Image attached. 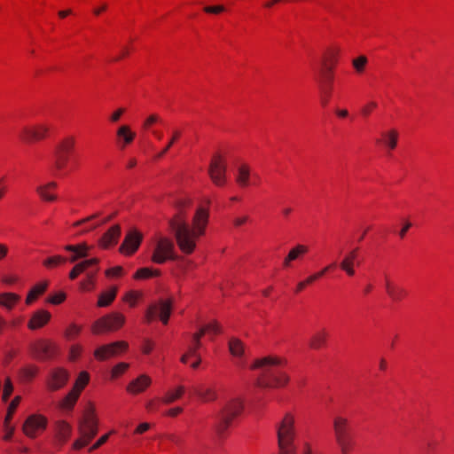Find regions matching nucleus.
Returning <instances> with one entry per match:
<instances>
[{
  "label": "nucleus",
  "instance_id": "obj_1",
  "mask_svg": "<svg viewBox=\"0 0 454 454\" xmlns=\"http://www.w3.org/2000/svg\"><path fill=\"white\" fill-rule=\"evenodd\" d=\"M208 218V209L200 207L192 217V224L187 223L181 208L169 220V226L174 233L176 244L183 253L190 254L195 250L196 240L205 234Z\"/></svg>",
  "mask_w": 454,
  "mask_h": 454
},
{
  "label": "nucleus",
  "instance_id": "obj_2",
  "mask_svg": "<svg viewBox=\"0 0 454 454\" xmlns=\"http://www.w3.org/2000/svg\"><path fill=\"white\" fill-rule=\"evenodd\" d=\"M284 360L278 356H268L258 358L251 365L254 370H261L256 384L260 387H281L289 381L288 376L280 370Z\"/></svg>",
  "mask_w": 454,
  "mask_h": 454
},
{
  "label": "nucleus",
  "instance_id": "obj_3",
  "mask_svg": "<svg viewBox=\"0 0 454 454\" xmlns=\"http://www.w3.org/2000/svg\"><path fill=\"white\" fill-rule=\"evenodd\" d=\"M243 410L242 402L239 399L228 401L215 417V431L222 436L231 426L234 418L239 416Z\"/></svg>",
  "mask_w": 454,
  "mask_h": 454
},
{
  "label": "nucleus",
  "instance_id": "obj_4",
  "mask_svg": "<svg viewBox=\"0 0 454 454\" xmlns=\"http://www.w3.org/2000/svg\"><path fill=\"white\" fill-rule=\"evenodd\" d=\"M78 430L81 438L74 442L73 449L74 450H80L86 446L98 433V420L93 410L85 412L79 421Z\"/></svg>",
  "mask_w": 454,
  "mask_h": 454
},
{
  "label": "nucleus",
  "instance_id": "obj_5",
  "mask_svg": "<svg viewBox=\"0 0 454 454\" xmlns=\"http://www.w3.org/2000/svg\"><path fill=\"white\" fill-rule=\"evenodd\" d=\"M333 426L335 441L340 447L341 454H348L353 446V440L348 419L336 416L333 419Z\"/></svg>",
  "mask_w": 454,
  "mask_h": 454
},
{
  "label": "nucleus",
  "instance_id": "obj_6",
  "mask_svg": "<svg viewBox=\"0 0 454 454\" xmlns=\"http://www.w3.org/2000/svg\"><path fill=\"white\" fill-rule=\"evenodd\" d=\"M278 448H294L293 442L295 435L294 418L287 413L277 426Z\"/></svg>",
  "mask_w": 454,
  "mask_h": 454
},
{
  "label": "nucleus",
  "instance_id": "obj_7",
  "mask_svg": "<svg viewBox=\"0 0 454 454\" xmlns=\"http://www.w3.org/2000/svg\"><path fill=\"white\" fill-rule=\"evenodd\" d=\"M339 50L329 49L325 51L321 60L318 74L322 82H334V67L338 62Z\"/></svg>",
  "mask_w": 454,
  "mask_h": 454
},
{
  "label": "nucleus",
  "instance_id": "obj_8",
  "mask_svg": "<svg viewBox=\"0 0 454 454\" xmlns=\"http://www.w3.org/2000/svg\"><path fill=\"white\" fill-rule=\"evenodd\" d=\"M125 322V317L121 314L114 313L103 317L91 326V330L95 334H100L106 332L115 331L121 328Z\"/></svg>",
  "mask_w": 454,
  "mask_h": 454
},
{
  "label": "nucleus",
  "instance_id": "obj_9",
  "mask_svg": "<svg viewBox=\"0 0 454 454\" xmlns=\"http://www.w3.org/2000/svg\"><path fill=\"white\" fill-rule=\"evenodd\" d=\"M174 243L166 238L160 239L154 247L152 261L162 264L168 260H176L178 257L174 252Z\"/></svg>",
  "mask_w": 454,
  "mask_h": 454
},
{
  "label": "nucleus",
  "instance_id": "obj_10",
  "mask_svg": "<svg viewBox=\"0 0 454 454\" xmlns=\"http://www.w3.org/2000/svg\"><path fill=\"white\" fill-rule=\"evenodd\" d=\"M171 300H160L158 303L152 304L148 307L145 313V320L150 323L158 317L164 325H167L171 314Z\"/></svg>",
  "mask_w": 454,
  "mask_h": 454
},
{
  "label": "nucleus",
  "instance_id": "obj_11",
  "mask_svg": "<svg viewBox=\"0 0 454 454\" xmlns=\"http://www.w3.org/2000/svg\"><path fill=\"white\" fill-rule=\"evenodd\" d=\"M47 424L48 419L43 415L31 414L25 419L22 425V431L26 436L34 439L45 430Z\"/></svg>",
  "mask_w": 454,
  "mask_h": 454
},
{
  "label": "nucleus",
  "instance_id": "obj_12",
  "mask_svg": "<svg viewBox=\"0 0 454 454\" xmlns=\"http://www.w3.org/2000/svg\"><path fill=\"white\" fill-rule=\"evenodd\" d=\"M226 163L219 154L213 156L209 168L208 175L212 182L217 186H223L226 183Z\"/></svg>",
  "mask_w": 454,
  "mask_h": 454
},
{
  "label": "nucleus",
  "instance_id": "obj_13",
  "mask_svg": "<svg viewBox=\"0 0 454 454\" xmlns=\"http://www.w3.org/2000/svg\"><path fill=\"white\" fill-rule=\"evenodd\" d=\"M128 348V343L125 341H115L110 344L102 345L95 349L94 356L97 360L104 361Z\"/></svg>",
  "mask_w": 454,
  "mask_h": 454
},
{
  "label": "nucleus",
  "instance_id": "obj_14",
  "mask_svg": "<svg viewBox=\"0 0 454 454\" xmlns=\"http://www.w3.org/2000/svg\"><path fill=\"white\" fill-rule=\"evenodd\" d=\"M143 240V234L133 229L128 231L119 250L126 255L133 254L139 247Z\"/></svg>",
  "mask_w": 454,
  "mask_h": 454
},
{
  "label": "nucleus",
  "instance_id": "obj_15",
  "mask_svg": "<svg viewBox=\"0 0 454 454\" xmlns=\"http://www.w3.org/2000/svg\"><path fill=\"white\" fill-rule=\"evenodd\" d=\"M49 128L44 124L23 127L20 131V137L25 142L41 140L46 137Z\"/></svg>",
  "mask_w": 454,
  "mask_h": 454
},
{
  "label": "nucleus",
  "instance_id": "obj_16",
  "mask_svg": "<svg viewBox=\"0 0 454 454\" xmlns=\"http://www.w3.org/2000/svg\"><path fill=\"white\" fill-rule=\"evenodd\" d=\"M69 378L68 372L61 368L51 370L47 380V387L51 391L62 388Z\"/></svg>",
  "mask_w": 454,
  "mask_h": 454
},
{
  "label": "nucleus",
  "instance_id": "obj_17",
  "mask_svg": "<svg viewBox=\"0 0 454 454\" xmlns=\"http://www.w3.org/2000/svg\"><path fill=\"white\" fill-rule=\"evenodd\" d=\"M33 352L38 359H50L55 354V347L46 340H39L35 343Z\"/></svg>",
  "mask_w": 454,
  "mask_h": 454
},
{
  "label": "nucleus",
  "instance_id": "obj_18",
  "mask_svg": "<svg viewBox=\"0 0 454 454\" xmlns=\"http://www.w3.org/2000/svg\"><path fill=\"white\" fill-rule=\"evenodd\" d=\"M399 133L395 129L382 131L380 137L376 139V143L382 145L389 151L394 150L397 146Z\"/></svg>",
  "mask_w": 454,
  "mask_h": 454
},
{
  "label": "nucleus",
  "instance_id": "obj_19",
  "mask_svg": "<svg viewBox=\"0 0 454 454\" xmlns=\"http://www.w3.org/2000/svg\"><path fill=\"white\" fill-rule=\"evenodd\" d=\"M121 236V226L115 224L104 233L99 240V244L104 248H108L117 244Z\"/></svg>",
  "mask_w": 454,
  "mask_h": 454
},
{
  "label": "nucleus",
  "instance_id": "obj_20",
  "mask_svg": "<svg viewBox=\"0 0 454 454\" xmlns=\"http://www.w3.org/2000/svg\"><path fill=\"white\" fill-rule=\"evenodd\" d=\"M357 252H358L357 247L351 250L345 255V257L340 263V269L342 270H344L348 276H354V274H355L354 265L359 264V262L356 261Z\"/></svg>",
  "mask_w": 454,
  "mask_h": 454
},
{
  "label": "nucleus",
  "instance_id": "obj_21",
  "mask_svg": "<svg viewBox=\"0 0 454 454\" xmlns=\"http://www.w3.org/2000/svg\"><path fill=\"white\" fill-rule=\"evenodd\" d=\"M57 186V183L51 181L47 184L38 185L35 191L43 200L51 202L57 200V196L51 192V191L55 190Z\"/></svg>",
  "mask_w": 454,
  "mask_h": 454
},
{
  "label": "nucleus",
  "instance_id": "obj_22",
  "mask_svg": "<svg viewBox=\"0 0 454 454\" xmlns=\"http://www.w3.org/2000/svg\"><path fill=\"white\" fill-rule=\"evenodd\" d=\"M151 382L152 380L149 376L142 374L129 384L127 390L131 394H138L145 391Z\"/></svg>",
  "mask_w": 454,
  "mask_h": 454
},
{
  "label": "nucleus",
  "instance_id": "obj_23",
  "mask_svg": "<svg viewBox=\"0 0 454 454\" xmlns=\"http://www.w3.org/2000/svg\"><path fill=\"white\" fill-rule=\"evenodd\" d=\"M71 433L72 427L67 422L59 420L56 423V438L60 446L69 439Z\"/></svg>",
  "mask_w": 454,
  "mask_h": 454
},
{
  "label": "nucleus",
  "instance_id": "obj_24",
  "mask_svg": "<svg viewBox=\"0 0 454 454\" xmlns=\"http://www.w3.org/2000/svg\"><path fill=\"white\" fill-rule=\"evenodd\" d=\"M385 288L387 295L394 301H400L407 294L404 288L395 285L388 278H386Z\"/></svg>",
  "mask_w": 454,
  "mask_h": 454
},
{
  "label": "nucleus",
  "instance_id": "obj_25",
  "mask_svg": "<svg viewBox=\"0 0 454 454\" xmlns=\"http://www.w3.org/2000/svg\"><path fill=\"white\" fill-rule=\"evenodd\" d=\"M98 258H91L84 260L79 263H77L70 271L69 278L71 279H74L78 277L79 274L82 272H87L90 269L94 268V266L98 265Z\"/></svg>",
  "mask_w": 454,
  "mask_h": 454
},
{
  "label": "nucleus",
  "instance_id": "obj_26",
  "mask_svg": "<svg viewBox=\"0 0 454 454\" xmlns=\"http://www.w3.org/2000/svg\"><path fill=\"white\" fill-rule=\"evenodd\" d=\"M51 318V314L46 310H38L32 316L28 322V327L31 330H35L46 325Z\"/></svg>",
  "mask_w": 454,
  "mask_h": 454
},
{
  "label": "nucleus",
  "instance_id": "obj_27",
  "mask_svg": "<svg viewBox=\"0 0 454 454\" xmlns=\"http://www.w3.org/2000/svg\"><path fill=\"white\" fill-rule=\"evenodd\" d=\"M65 250L73 253V255L69 258L71 262H74L80 258H85L89 254V247L85 243L76 246L67 245L65 247Z\"/></svg>",
  "mask_w": 454,
  "mask_h": 454
},
{
  "label": "nucleus",
  "instance_id": "obj_28",
  "mask_svg": "<svg viewBox=\"0 0 454 454\" xmlns=\"http://www.w3.org/2000/svg\"><path fill=\"white\" fill-rule=\"evenodd\" d=\"M193 393L202 401V402H212L216 400L217 394L216 391L212 387H206L203 386L194 387Z\"/></svg>",
  "mask_w": 454,
  "mask_h": 454
},
{
  "label": "nucleus",
  "instance_id": "obj_29",
  "mask_svg": "<svg viewBox=\"0 0 454 454\" xmlns=\"http://www.w3.org/2000/svg\"><path fill=\"white\" fill-rule=\"evenodd\" d=\"M20 300V295L13 293L0 294V306L8 310H11Z\"/></svg>",
  "mask_w": 454,
  "mask_h": 454
},
{
  "label": "nucleus",
  "instance_id": "obj_30",
  "mask_svg": "<svg viewBox=\"0 0 454 454\" xmlns=\"http://www.w3.org/2000/svg\"><path fill=\"white\" fill-rule=\"evenodd\" d=\"M135 133L130 131L129 126H121L117 130V137L121 142V147H125L126 145L130 144L135 138Z\"/></svg>",
  "mask_w": 454,
  "mask_h": 454
},
{
  "label": "nucleus",
  "instance_id": "obj_31",
  "mask_svg": "<svg viewBox=\"0 0 454 454\" xmlns=\"http://www.w3.org/2000/svg\"><path fill=\"white\" fill-rule=\"evenodd\" d=\"M79 395H80L76 389H71L60 403L61 409L65 411H71L74 406Z\"/></svg>",
  "mask_w": 454,
  "mask_h": 454
},
{
  "label": "nucleus",
  "instance_id": "obj_32",
  "mask_svg": "<svg viewBox=\"0 0 454 454\" xmlns=\"http://www.w3.org/2000/svg\"><path fill=\"white\" fill-rule=\"evenodd\" d=\"M367 65L368 58L365 55L360 54L351 59V66L357 74H364Z\"/></svg>",
  "mask_w": 454,
  "mask_h": 454
},
{
  "label": "nucleus",
  "instance_id": "obj_33",
  "mask_svg": "<svg viewBox=\"0 0 454 454\" xmlns=\"http://www.w3.org/2000/svg\"><path fill=\"white\" fill-rule=\"evenodd\" d=\"M250 170L247 166L242 165L238 168L236 182L241 186L246 187L249 184Z\"/></svg>",
  "mask_w": 454,
  "mask_h": 454
},
{
  "label": "nucleus",
  "instance_id": "obj_34",
  "mask_svg": "<svg viewBox=\"0 0 454 454\" xmlns=\"http://www.w3.org/2000/svg\"><path fill=\"white\" fill-rule=\"evenodd\" d=\"M117 294V288L113 287L109 291L102 293L98 296V307H106L112 303V301L115 299Z\"/></svg>",
  "mask_w": 454,
  "mask_h": 454
},
{
  "label": "nucleus",
  "instance_id": "obj_35",
  "mask_svg": "<svg viewBox=\"0 0 454 454\" xmlns=\"http://www.w3.org/2000/svg\"><path fill=\"white\" fill-rule=\"evenodd\" d=\"M327 339V333L325 330L317 332L310 339L309 346L312 348L317 349L323 347Z\"/></svg>",
  "mask_w": 454,
  "mask_h": 454
},
{
  "label": "nucleus",
  "instance_id": "obj_36",
  "mask_svg": "<svg viewBox=\"0 0 454 454\" xmlns=\"http://www.w3.org/2000/svg\"><path fill=\"white\" fill-rule=\"evenodd\" d=\"M98 270V268L96 266H94V268L90 269V270H88L86 272V276H87V280L86 281H82L80 283V287L82 290L83 291H90L93 289L94 287V278L97 274Z\"/></svg>",
  "mask_w": 454,
  "mask_h": 454
},
{
  "label": "nucleus",
  "instance_id": "obj_37",
  "mask_svg": "<svg viewBox=\"0 0 454 454\" xmlns=\"http://www.w3.org/2000/svg\"><path fill=\"white\" fill-rule=\"evenodd\" d=\"M184 393V387L183 386H179L175 390L168 391L165 395L162 397V402L166 404H169L177 399H179L183 394Z\"/></svg>",
  "mask_w": 454,
  "mask_h": 454
},
{
  "label": "nucleus",
  "instance_id": "obj_38",
  "mask_svg": "<svg viewBox=\"0 0 454 454\" xmlns=\"http://www.w3.org/2000/svg\"><path fill=\"white\" fill-rule=\"evenodd\" d=\"M229 349L231 355L241 356L244 353V344L238 338H231L229 340Z\"/></svg>",
  "mask_w": 454,
  "mask_h": 454
},
{
  "label": "nucleus",
  "instance_id": "obj_39",
  "mask_svg": "<svg viewBox=\"0 0 454 454\" xmlns=\"http://www.w3.org/2000/svg\"><path fill=\"white\" fill-rule=\"evenodd\" d=\"M309 251V247L305 245L298 244L294 247L287 254L288 260H297L301 255L306 254Z\"/></svg>",
  "mask_w": 454,
  "mask_h": 454
},
{
  "label": "nucleus",
  "instance_id": "obj_40",
  "mask_svg": "<svg viewBox=\"0 0 454 454\" xmlns=\"http://www.w3.org/2000/svg\"><path fill=\"white\" fill-rule=\"evenodd\" d=\"M20 396H15L13 398V400L10 403L8 409H7V413L5 415L4 421V425L5 427H7L8 424H10V422L12 419V415L20 403Z\"/></svg>",
  "mask_w": 454,
  "mask_h": 454
},
{
  "label": "nucleus",
  "instance_id": "obj_41",
  "mask_svg": "<svg viewBox=\"0 0 454 454\" xmlns=\"http://www.w3.org/2000/svg\"><path fill=\"white\" fill-rule=\"evenodd\" d=\"M74 145V138L68 137V138L64 139L62 142H60L58 145L56 151L65 153V154H68L73 150Z\"/></svg>",
  "mask_w": 454,
  "mask_h": 454
},
{
  "label": "nucleus",
  "instance_id": "obj_42",
  "mask_svg": "<svg viewBox=\"0 0 454 454\" xmlns=\"http://www.w3.org/2000/svg\"><path fill=\"white\" fill-rule=\"evenodd\" d=\"M89 380H90V375L87 372H82L75 383H74V386L72 389H76L78 391V393L80 394L82 392V390L84 388V387L88 384L89 382Z\"/></svg>",
  "mask_w": 454,
  "mask_h": 454
},
{
  "label": "nucleus",
  "instance_id": "obj_43",
  "mask_svg": "<svg viewBox=\"0 0 454 454\" xmlns=\"http://www.w3.org/2000/svg\"><path fill=\"white\" fill-rule=\"evenodd\" d=\"M160 274V271L158 270H153L150 268H141L136 272L134 278H148L151 277H157Z\"/></svg>",
  "mask_w": 454,
  "mask_h": 454
},
{
  "label": "nucleus",
  "instance_id": "obj_44",
  "mask_svg": "<svg viewBox=\"0 0 454 454\" xmlns=\"http://www.w3.org/2000/svg\"><path fill=\"white\" fill-rule=\"evenodd\" d=\"M181 131L178 129L173 130L172 137L167 144V145L163 148V150L160 153L158 157H162L174 145V143L180 137Z\"/></svg>",
  "mask_w": 454,
  "mask_h": 454
},
{
  "label": "nucleus",
  "instance_id": "obj_45",
  "mask_svg": "<svg viewBox=\"0 0 454 454\" xmlns=\"http://www.w3.org/2000/svg\"><path fill=\"white\" fill-rule=\"evenodd\" d=\"M56 156H57V160L55 162V167L58 170H61L65 168V166L68 160V156H67V154L59 153L58 151H56Z\"/></svg>",
  "mask_w": 454,
  "mask_h": 454
},
{
  "label": "nucleus",
  "instance_id": "obj_46",
  "mask_svg": "<svg viewBox=\"0 0 454 454\" xmlns=\"http://www.w3.org/2000/svg\"><path fill=\"white\" fill-rule=\"evenodd\" d=\"M129 367V364L127 363H119L112 369V378H118L120 375L125 372V371Z\"/></svg>",
  "mask_w": 454,
  "mask_h": 454
},
{
  "label": "nucleus",
  "instance_id": "obj_47",
  "mask_svg": "<svg viewBox=\"0 0 454 454\" xmlns=\"http://www.w3.org/2000/svg\"><path fill=\"white\" fill-rule=\"evenodd\" d=\"M66 261H67V259L65 257H62L60 255H56V256H52V257L46 259L43 262V265L46 267H53V266H57L58 264L64 263Z\"/></svg>",
  "mask_w": 454,
  "mask_h": 454
},
{
  "label": "nucleus",
  "instance_id": "obj_48",
  "mask_svg": "<svg viewBox=\"0 0 454 454\" xmlns=\"http://www.w3.org/2000/svg\"><path fill=\"white\" fill-rule=\"evenodd\" d=\"M13 391V386L9 378L5 380L4 385V390L2 395L3 401L6 402L9 397L11 396L12 393Z\"/></svg>",
  "mask_w": 454,
  "mask_h": 454
},
{
  "label": "nucleus",
  "instance_id": "obj_49",
  "mask_svg": "<svg viewBox=\"0 0 454 454\" xmlns=\"http://www.w3.org/2000/svg\"><path fill=\"white\" fill-rule=\"evenodd\" d=\"M81 327L76 325H71L66 331V336L68 339L75 338L81 332Z\"/></svg>",
  "mask_w": 454,
  "mask_h": 454
},
{
  "label": "nucleus",
  "instance_id": "obj_50",
  "mask_svg": "<svg viewBox=\"0 0 454 454\" xmlns=\"http://www.w3.org/2000/svg\"><path fill=\"white\" fill-rule=\"evenodd\" d=\"M156 122L163 123L162 119L157 114H151L144 122L145 129H150L151 125Z\"/></svg>",
  "mask_w": 454,
  "mask_h": 454
},
{
  "label": "nucleus",
  "instance_id": "obj_51",
  "mask_svg": "<svg viewBox=\"0 0 454 454\" xmlns=\"http://www.w3.org/2000/svg\"><path fill=\"white\" fill-rule=\"evenodd\" d=\"M203 11L210 14H219L225 11V7L223 5L205 6Z\"/></svg>",
  "mask_w": 454,
  "mask_h": 454
},
{
  "label": "nucleus",
  "instance_id": "obj_52",
  "mask_svg": "<svg viewBox=\"0 0 454 454\" xmlns=\"http://www.w3.org/2000/svg\"><path fill=\"white\" fill-rule=\"evenodd\" d=\"M66 299V294L63 292L58 293L48 298V301L51 304H60Z\"/></svg>",
  "mask_w": 454,
  "mask_h": 454
},
{
  "label": "nucleus",
  "instance_id": "obj_53",
  "mask_svg": "<svg viewBox=\"0 0 454 454\" xmlns=\"http://www.w3.org/2000/svg\"><path fill=\"white\" fill-rule=\"evenodd\" d=\"M207 333V326H203L200 329V331L194 334H192V338L194 342H196L197 346H201L200 339Z\"/></svg>",
  "mask_w": 454,
  "mask_h": 454
},
{
  "label": "nucleus",
  "instance_id": "obj_54",
  "mask_svg": "<svg viewBox=\"0 0 454 454\" xmlns=\"http://www.w3.org/2000/svg\"><path fill=\"white\" fill-rule=\"evenodd\" d=\"M47 282H43V283H40V284H37L35 285L32 289L31 291L36 295H40L42 294L47 288Z\"/></svg>",
  "mask_w": 454,
  "mask_h": 454
},
{
  "label": "nucleus",
  "instance_id": "obj_55",
  "mask_svg": "<svg viewBox=\"0 0 454 454\" xmlns=\"http://www.w3.org/2000/svg\"><path fill=\"white\" fill-rule=\"evenodd\" d=\"M110 434L102 435L90 448V451H93L103 445L109 438Z\"/></svg>",
  "mask_w": 454,
  "mask_h": 454
},
{
  "label": "nucleus",
  "instance_id": "obj_56",
  "mask_svg": "<svg viewBox=\"0 0 454 454\" xmlns=\"http://www.w3.org/2000/svg\"><path fill=\"white\" fill-rule=\"evenodd\" d=\"M122 273V268L121 266H116L114 268H111L106 271V275L107 277H118L121 276Z\"/></svg>",
  "mask_w": 454,
  "mask_h": 454
},
{
  "label": "nucleus",
  "instance_id": "obj_57",
  "mask_svg": "<svg viewBox=\"0 0 454 454\" xmlns=\"http://www.w3.org/2000/svg\"><path fill=\"white\" fill-rule=\"evenodd\" d=\"M200 348V346H197L196 342H194L192 340V343L187 348V352L191 356H198L200 354L198 353V349Z\"/></svg>",
  "mask_w": 454,
  "mask_h": 454
},
{
  "label": "nucleus",
  "instance_id": "obj_58",
  "mask_svg": "<svg viewBox=\"0 0 454 454\" xmlns=\"http://www.w3.org/2000/svg\"><path fill=\"white\" fill-rule=\"evenodd\" d=\"M206 326H207V332H210L215 334L221 333V327L216 322L208 324Z\"/></svg>",
  "mask_w": 454,
  "mask_h": 454
},
{
  "label": "nucleus",
  "instance_id": "obj_59",
  "mask_svg": "<svg viewBox=\"0 0 454 454\" xmlns=\"http://www.w3.org/2000/svg\"><path fill=\"white\" fill-rule=\"evenodd\" d=\"M4 427V430H5V434L4 436V441H10L13 435V433H14V427L10 426V424H8L7 427Z\"/></svg>",
  "mask_w": 454,
  "mask_h": 454
},
{
  "label": "nucleus",
  "instance_id": "obj_60",
  "mask_svg": "<svg viewBox=\"0 0 454 454\" xmlns=\"http://www.w3.org/2000/svg\"><path fill=\"white\" fill-rule=\"evenodd\" d=\"M82 352L81 346H73L70 350V357L72 360L76 359Z\"/></svg>",
  "mask_w": 454,
  "mask_h": 454
},
{
  "label": "nucleus",
  "instance_id": "obj_61",
  "mask_svg": "<svg viewBox=\"0 0 454 454\" xmlns=\"http://www.w3.org/2000/svg\"><path fill=\"white\" fill-rule=\"evenodd\" d=\"M137 299V294L132 292L127 294L125 296V301L129 302L131 306H135Z\"/></svg>",
  "mask_w": 454,
  "mask_h": 454
},
{
  "label": "nucleus",
  "instance_id": "obj_62",
  "mask_svg": "<svg viewBox=\"0 0 454 454\" xmlns=\"http://www.w3.org/2000/svg\"><path fill=\"white\" fill-rule=\"evenodd\" d=\"M247 220H248L247 216H239V217H236L233 220V223L235 226L239 227V226L243 225L244 223H246L247 222Z\"/></svg>",
  "mask_w": 454,
  "mask_h": 454
},
{
  "label": "nucleus",
  "instance_id": "obj_63",
  "mask_svg": "<svg viewBox=\"0 0 454 454\" xmlns=\"http://www.w3.org/2000/svg\"><path fill=\"white\" fill-rule=\"evenodd\" d=\"M150 428V425L148 423H142L140 424L137 429H136V433L137 434H143L145 433V431H147L148 429Z\"/></svg>",
  "mask_w": 454,
  "mask_h": 454
},
{
  "label": "nucleus",
  "instance_id": "obj_64",
  "mask_svg": "<svg viewBox=\"0 0 454 454\" xmlns=\"http://www.w3.org/2000/svg\"><path fill=\"white\" fill-rule=\"evenodd\" d=\"M279 449V454H295V448H278Z\"/></svg>",
  "mask_w": 454,
  "mask_h": 454
}]
</instances>
